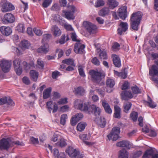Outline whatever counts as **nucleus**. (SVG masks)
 Masks as SVG:
<instances>
[{
    "label": "nucleus",
    "instance_id": "f257e3e1",
    "mask_svg": "<svg viewBox=\"0 0 158 158\" xmlns=\"http://www.w3.org/2000/svg\"><path fill=\"white\" fill-rule=\"evenodd\" d=\"M89 73L92 81L98 84L104 79L106 75L105 72L102 69L91 70Z\"/></svg>",
    "mask_w": 158,
    "mask_h": 158
},
{
    "label": "nucleus",
    "instance_id": "f03ea898",
    "mask_svg": "<svg viewBox=\"0 0 158 158\" xmlns=\"http://www.w3.org/2000/svg\"><path fill=\"white\" fill-rule=\"evenodd\" d=\"M142 14L140 11L133 13L130 19V25L132 31H137L138 30L140 21L142 19Z\"/></svg>",
    "mask_w": 158,
    "mask_h": 158
},
{
    "label": "nucleus",
    "instance_id": "7ed1b4c3",
    "mask_svg": "<svg viewBox=\"0 0 158 158\" xmlns=\"http://www.w3.org/2000/svg\"><path fill=\"white\" fill-rule=\"evenodd\" d=\"M65 152L71 158H82L84 157L83 154L71 147H69L67 148Z\"/></svg>",
    "mask_w": 158,
    "mask_h": 158
},
{
    "label": "nucleus",
    "instance_id": "20e7f679",
    "mask_svg": "<svg viewBox=\"0 0 158 158\" xmlns=\"http://www.w3.org/2000/svg\"><path fill=\"white\" fill-rule=\"evenodd\" d=\"M74 106L75 108L89 113V106L88 107L86 103H83L81 100H75L74 102Z\"/></svg>",
    "mask_w": 158,
    "mask_h": 158
},
{
    "label": "nucleus",
    "instance_id": "39448f33",
    "mask_svg": "<svg viewBox=\"0 0 158 158\" xmlns=\"http://www.w3.org/2000/svg\"><path fill=\"white\" fill-rule=\"evenodd\" d=\"M120 132V128L118 127H114L112 129L110 134L107 136L109 140L112 139L113 141L116 140L119 137Z\"/></svg>",
    "mask_w": 158,
    "mask_h": 158
},
{
    "label": "nucleus",
    "instance_id": "423d86ee",
    "mask_svg": "<svg viewBox=\"0 0 158 158\" xmlns=\"http://www.w3.org/2000/svg\"><path fill=\"white\" fill-rule=\"evenodd\" d=\"M68 11L63 10V13L64 14L65 17L69 20L74 19V14L75 10V7L73 5H71L67 6Z\"/></svg>",
    "mask_w": 158,
    "mask_h": 158
},
{
    "label": "nucleus",
    "instance_id": "0eeeda50",
    "mask_svg": "<svg viewBox=\"0 0 158 158\" xmlns=\"http://www.w3.org/2000/svg\"><path fill=\"white\" fill-rule=\"evenodd\" d=\"M83 25L85 29L90 34H93L96 33L97 27L96 26L91 23L85 21L83 23Z\"/></svg>",
    "mask_w": 158,
    "mask_h": 158
},
{
    "label": "nucleus",
    "instance_id": "6e6552de",
    "mask_svg": "<svg viewBox=\"0 0 158 158\" xmlns=\"http://www.w3.org/2000/svg\"><path fill=\"white\" fill-rule=\"evenodd\" d=\"M149 73L150 75L152 76V80L155 83L158 84V77H156L155 76H158V67L155 65H153L150 69Z\"/></svg>",
    "mask_w": 158,
    "mask_h": 158
},
{
    "label": "nucleus",
    "instance_id": "1a4fd4ad",
    "mask_svg": "<svg viewBox=\"0 0 158 158\" xmlns=\"http://www.w3.org/2000/svg\"><path fill=\"white\" fill-rule=\"evenodd\" d=\"M11 62L8 60H2L0 61V66L2 71L5 73L8 72L11 66Z\"/></svg>",
    "mask_w": 158,
    "mask_h": 158
},
{
    "label": "nucleus",
    "instance_id": "9d476101",
    "mask_svg": "<svg viewBox=\"0 0 158 158\" xmlns=\"http://www.w3.org/2000/svg\"><path fill=\"white\" fill-rule=\"evenodd\" d=\"M85 46L80 42H77L75 44L74 51L77 54H83L85 53L84 48Z\"/></svg>",
    "mask_w": 158,
    "mask_h": 158
},
{
    "label": "nucleus",
    "instance_id": "9b49d317",
    "mask_svg": "<svg viewBox=\"0 0 158 158\" xmlns=\"http://www.w3.org/2000/svg\"><path fill=\"white\" fill-rule=\"evenodd\" d=\"M101 112V109L95 105H91L89 106L88 114H93L96 116H99Z\"/></svg>",
    "mask_w": 158,
    "mask_h": 158
},
{
    "label": "nucleus",
    "instance_id": "f8f14e48",
    "mask_svg": "<svg viewBox=\"0 0 158 158\" xmlns=\"http://www.w3.org/2000/svg\"><path fill=\"white\" fill-rule=\"evenodd\" d=\"M15 20L14 15L10 13H7L5 15L2 21L4 24H8L13 23Z\"/></svg>",
    "mask_w": 158,
    "mask_h": 158
},
{
    "label": "nucleus",
    "instance_id": "ddd939ff",
    "mask_svg": "<svg viewBox=\"0 0 158 158\" xmlns=\"http://www.w3.org/2000/svg\"><path fill=\"white\" fill-rule=\"evenodd\" d=\"M10 147L8 139L3 138L0 140V150H7Z\"/></svg>",
    "mask_w": 158,
    "mask_h": 158
},
{
    "label": "nucleus",
    "instance_id": "4468645a",
    "mask_svg": "<svg viewBox=\"0 0 158 158\" xmlns=\"http://www.w3.org/2000/svg\"><path fill=\"white\" fill-rule=\"evenodd\" d=\"M83 117V114L81 113H79L76 114L72 117L71 119L70 123L71 125L73 126L75 125Z\"/></svg>",
    "mask_w": 158,
    "mask_h": 158
},
{
    "label": "nucleus",
    "instance_id": "2eb2a0df",
    "mask_svg": "<svg viewBox=\"0 0 158 158\" xmlns=\"http://www.w3.org/2000/svg\"><path fill=\"white\" fill-rule=\"evenodd\" d=\"M128 24L126 22H121L119 25L117 31L118 34L121 35L123 32H126L128 29Z\"/></svg>",
    "mask_w": 158,
    "mask_h": 158
},
{
    "label": "nucleus",
    "instance_id": "dca6fc26",
    "mask_svg": "<svg viewBox=\"0 0 158 158\" xmlns=\"http://www.w3.org/2000/svg\"><path fill=\"white\" fill-rule=\"evenodd\" d=\"M0 31L4 35L8 36L12 32V29L9 27L2 26L0 27Z\"/></svg>",
    "mask_w": 158,
    "mask_h": 158
},
{
    "label": "nucleus",
    "instance_id": "f3484780",
    "mask_svg": "<svg viewBox=\"0 0 158 158\" xmlns=\"http://www.w3.org/2000/svg\"><path fill=\"white\" fill-rule=\"evenodd\" d=\"M14 7L11 4L7 2L3 3L2 5V11L3 12H6L14 10Z\"/></svg>",
    "mask_w": 158,
    "mask_h": 158
},
{
    "label": "nucleus",
    "instance_id": "a211bd4d",
    "mask_svg": "<svg viewBox=\"0 0 158 158\" xmlns=\"http://www.w3.org/2000/svg\"><path fill=\"white\" fill-rule=\"evenodd\" d=\"M127 7L123 6L120 8L118 10V15L123 20H124L127 16Z\"/></svg>",
    "mask_w": 158,
    "mask_h": 158
},
{
    "label": "nucleus",
    "instance_id": "6ab92c4d",
    "mask_svg": "<svg viewBox=\"0 0 158 158\" xmlns=\"http://www.w3.org/2000/svg\"><path fill=\"white\" fill-rule=\"evenodd\" d=\"M116 146L119 147H125L129 149L131 147V144L130 142L127 140H123L117 143Z\"/></svg>",
    "mask_w": 158,
    "mask_h": 158
},
{
    "label": "nucleus",
    "instance_id": "aec40b11",
    "mask_svg": "<svg viewBox=\"0 0 158 158\" xmlns=\"http://www.w3.org/2000/svg\"><path fill=\"white\" fill-rule=\"evenodd\" d=\"M101 101L102 106L104 108L105 112L109 114H111L112 112V110L107 101L105 100H102Z\"/></svg>",
    "mask_w": 158,
    "mask_h": 158
},
{
    "label": "nucleus",
    "instance_id": "412c9836",
    "mask_svg": "<svg viewBox=\"0 0 158 158\" xmlns=\"http://www.w3.org/2000/svg\"><path fill=\"white\" fill-rule=\"evenodd\" d=\"M54 36L55 37L60 36L61 33L60 29L56 25H53L51 28Z\"/></svg>",
    "mask_w": 158,
    "mask_h": 158
},
{
    "label": "nucleus",
    "instance_id": "4be33fe9",
    "mask_svg": "<svg viewBox=\"0 0 158 158\" xmlns=\"http://www.w3.org/2000/svg\"><path fill=\"white\" fill-rule=\"evenodd\" d=\"M49 50V45L48 44H45L42 45L39 48L37 51L39 53H46Z\"/></svg>",
    "mask_w": 158,
    "mask_h": 158
},
{
    "label": "nucleus",
    "instance_id": "5701e85b",
    "mask_svg": "<svg viewBox=\"0 0 158 158\" xmlns=\"http://www.w3.org/2000/svg\"><path fill=\"white\" fill-rule=\"evenodd\" d=\"M121 95L123 100H127L128 98L131 99L133 97V95L130 91H125L122 92Z\"/></svg>",
    "mask_w": 158,
    "mask_h": 158
},
{
    "label": "nucleus",
    "instance_id": "b1692460",
    "mask_svg": "<svg viewBox=\"0 0 158 158\" xmlns=\"http://www.w3.org/2000/svg\"><path fill=\"white\" fill-rule=\"evenodd\" d=\"M107 4L110 9H113L118 6V2L115 0H108Z\"/></svg>",
    "mask_w": 158,
    "mask_h": 158
},
{
    "label": "nucleus",
    "instance_id": "393cba45",
    "mask_svg": "<svg viewBox=\"0 0 158 158\" xmlns=\"http://www.w3.org/2000/svg\"><path fill=\"white\" fill-rule=\"evenodd\" d=\"M30 74L32 80L35 82L37 81L39 75L37 71L35 70H31L30 72Z\"/></svg>",
    "mask_w": 158,
    "mask_h": 158
},
{
    "label": "nucleus",
    "instance_id": "a878e982",
    "mask_svg": "<svg viewBox=\"0 0 158 158\" xmlns=\"http://www.w3.org/2000/svg\"><path fill=\"white\" fill-rule=\"evenodd\" d=\"M97 124L102 128H104L106 124L105 118L103 117L98 118L97 120Z\"/></svg>",
    "mask_w": 158,
    "mask_h": 158
},
{
    "label": "nucleus",
    "instance_id": "bb28decb",
    "mask_svg": "<svg viewBox=\"0 0 158 158\" xmlns=\"http://www.w3.org/2000/svg\"><path fill=\"white\" fill-rule=\"evenodd\" d=\"M114 117L117 118L119 119L121 118V109L118 106H114Z\"/></svg>",
    "mask_w": 158,
    "mask_h": 158
},
{
    "label": "nucleus",
    "instance_id": "cd10ccee",
    "mask_svg": "<svg viewBox=\"0 0 158 158\" xmlns=\"http://www.w3.org/2000/svg\"><path fill=\"white\" fill-rule=\"evenodd\" d=\"M113 61L115 67H119L121 65V61L119 58L116 55H113Z\"/></svg>",
    "mask_w": 158,
    "mask_h": 158
},
{
    "label": "nucleus",
    "instance_id": "c85d7f7f",
    "mask_svg": "<svg viewBox=\"0 0 158 158\" xmlns=\"http://www.w3.org/2000/svg\"><path fill=\"white\" fill-rule=\"evenodd\" d=\"M128 152L125 149H123L119 152L118 158H128Z\"/></svg>",
    "mask_w": 158,
    "mask_h": 158
},
{
    "label": "nucleus",
    "instance_id": "c756f323",
    "mask_svg": "<svg viewBox=\"0 0 158 158\" xmlns=\"http://www.w3.org/2000/svg\"><path fill=\"white\" fill-rule=\"evenodd\" d=\"M52 90L51 87L47 88L44 90L43 93V98L44 99H46L50 97Z\"/></svg>",
    "mask_w": 158,
    "mask_h": 158
},
{
    "label": "nucleus",
    "instance_id": "7c9ffc66",
    "mask_svg": "<svg viewBox=\"0 0 158 158\" xmlns=\"http://www.w3.org/2000/svg\"><path fill=\"white\" fill-rule=\"evenodd\" d=\"M110 9L109 8L104 7L100 10L99 12V15L102 16H105L108 15L110 12Z\"/></svg>",
    "mask_w": 158,
    "mask_h": 158
},
{
    "label": "nucleus",
    "instance_id": "2f4dec72",
    "mask_svg": "<svg viewBox=\"0 0 158 158\" xmlns=\"http://www.w3.org/2000/svg\"><path fill=\"white\" fill-rule=\"evenodd\" d=\"M79 138L82 140H84V142L87 145H92V144L88 142L85 140H88L89 137L87 136V134H81L79 135Z\"/></svg>",
    "mask_w": 158,
    "mask_h": 158
},
{
    "label": "nucleus",
    "instance_id": "473e14b6",
    "mask_svg": "<svg viewBox=\"0 0 158 158\" xmlns=\"http://www.w3.org/2000/svg\"><path fill=\"white\" fill-rule=\"evenodd\" d=\"M115 84V81L113 79L108 78L106 79V85L107 87L112 88L114 85Z\"/></svg>",
    "mask_w": 158,
    "mask_h": 158
},
{
    "label": "nucleus",
    "instance_id": "72a5a7b5",
    "mask_svg": "<svg viewBox=\"0 0 158 158\" xmlns=\"http://www.w3.org/2000/svg\"><path fill=\"white\" fill-rule=\"evenodd\" d=\"M87 124L86 123L81 122L78 123L77 126V129L78 131H82L85 129Z\"/></svg>",
    "mask_w": 158,
    "mask_h": 158
},
{
    "label": "nucleus",
    "instance_id": "f704fd0d",
    "mask_svg": "<svg viewBox=\"0 0 158 158\" xmlns=\"http://www.w3.org/2000/svg\"><path fill=\"white\" fill-rule=\"evenodd\" d=\"M67 143L65 140L62 138L59 139V141L56 143L57 146L61 148L64 147L67 145Z\"/></svg>",
    "mask_w": 158,
    "mask_h": 158
},
{
    "label": "nucleus",
    "instance_id": "c9c22d12",
    "mask_svg": "<svg viewBox=\"0 0 158 158\" xmlns=\"http://www.w3.org/2000/svg\"><path fill=\"white\" fill-rule=\"evenodd\" d=\"M69 40V38L68 35H67L66 36L65 34H63L59 40V43L61 44H63L65 41H68Z\"/></svg>",
    "mask_w": 158,
    "mask_h": 158
},
{
    "label": "nucleus",
    "instance_id": "e433bc0d",
    "mask_svg": "<svg viewBox=\"0 0 158 158\" xmlns=\"http://www.w3.org/2000/svg\"><path fill=\"white\" fill-rule=\"evenodd\" d=\"M84 90L81 87H78L75 89V93L80 95H83L84 94Z\"/></svg>",
    "mask_w": 158,
    "mask_h": 158
},
{
    "label": "nucleus",
    "instance_id": "4c0bfd02",
    "mask_svg": "<svg viewBox=\"0 0 158 158\" xmlns=\"http://www.w3.org/2000/svg\"><path fill=\"white\" fill-rule=\"evenodd\" d=\"M16 30L19 32L23 33L25 31V27L23 24L19 23L16 27Z\"/></svg>",
    "mask_w": 158,
    "mask_h": 158
},
{
    "label": "nucleus",
    "instance_id": "58836bf2",
    "mask_svg": "<svg viewBox=\"0 0 158 158\" xmlns=\"http://www.w3.org/2000/svg\"><path fill=\"white\" fill-rule=\"evenodd\" d=\"M153 153V150L152 149H150L147 150L144 155H143L142 157L143 158H148L149 156H152Z\"/></svg>",
    "mask_w": 158,
    "mask_h": 158
},
{
    "label": "nucleus",
    "instance_id": "ea45409f",
    "mask_svg": "<svg viewBox=\"0 0 158 158\" xmlns=\"http://www.w3.org/2000/svg\"><path fill=\"white\" fill-rule=\"evenodd\" d=\"M131 103L129 102L123 105L124 111L126 113H128L129 110L131 107Z\"/></svg>",
    "mask_w": 158,
    "mask_h": 158
},
{
    "label": "nucleus",
    "instance_id": "a19ab883",
    "mask_svg": "<svg viewBox=\"0 0 158 158\" xmlns=\"http://www.w3.org/2000/svg\"><path fill=\"white\" fill-rule=\"evenodd\" d=\"M62 63L68 65L73 66H75L73 60L71 59H68L63 60L62 61Z\"/></svg>",
    "mask_w": 158,
    "mask_h": 158
},
{
    "label": "nucleus",
    "instance_id": "79ce46f5",
    "mask_svg": "<svg viewBox=\"0 0 158 158\" xmlns=\"http://www.w3.org/2000/svg\"><path fill=\"white\" fill-rule=\"evenodd\" d=\"M131 89L132 90L133 93L134 94H140L141 93V90L139 89V88L136 85L132 87Z\"/></svg>",
    "mask_w": 158,
    "mask_h": 158
},
{
    "label": "nucleus",
    "instance_id": "37998d69",
    "mask_svg": "<svg viewBox=\"0 0 158 158\" xmlns=\"http://www.w3.org/2000/svg\"><path fill=\"white\" fill-rule=\"evenodd\" d=\"M138 117V114L136 112L133 111L131 113L130 118L134 122H135L137 121Z\"/></svg>",
    "mask_w": 158,
    "mask_h": 158
},
{
    "label": "nucleus",
    "instance_id": "c03bdc74",
    "mask_svg": "<svg viewBox=\"0 0 158 158\" xmlns=\"http://www.w3.org/2000/svg\"><path fill=\"white\" fill-rule=\"evenodd\" d=\"M21 60L19 58H16L13 61V64L14 68H18L21 67L20 66Z\"/></svg>",
    "mask_w": 158,
    "mask_h": 158
},
{
    "label": "nucleus",
    "instance_id": "a18cd8bd",
    "mask_svg": "<svg viewBox=\"0 0 158 158\" xmlns=\"http://www.w3.org/2000/svg\"><path fill=\"white\" fill-rule=\"evenodd\" d=\"M67 118V115L66 114H63L61 115L60 119V123L64 125L65 123L66 119Z\"/></svg>",
    "mask_w": 158,
    "mask_h": 158
},
{
    "label": "nucleus",
    "instance_id": "49530a36",
    "mask_svg": "<svg viewBox=\"0 0 158 158\" xmlns=\"http://www.w3.org/2000/svg\"><path fill=\"white\" fill-rule=\"evenodd\" d=\"M21 45L23 48H28L30 45V44L27 40H23L21 41Z\"/></svg>",
    "mask_w": 158,
    "mask_h": 158
},
{
    "label": "nucleus",
    "instance_id": "de8ad7c7",
    "mask_svg": "<svg viewBox=\"0 0 158 158\" xmlns=\"http://www.w3.org/2000/svg\"><path fill=\"white\" fill-rule=\"evenodd\" d=\"M99 58L101 59L105 60L107 58L106 52L105 51H101L99 54Z\"/></svg>",
    "mask_w": 158,
    "mask_h": 158
},
{
    "label": "nucleus",
    "instance_id": "09e8293b",
    "mask_svg": "<svg viewBox=\"0 0 158 158\" xmlns=\"http://www.w3.org/2000/svg\"><path fill=\"white\" fill-rule=\"evenodd\" d=\"M77 36L75 32H72L71 33V38L73 41L79 42L80 40L77 39Z\"/></svg>",
    "mask_w": 158,
    "mask_h": 158
},
{
    "label": "nucleus",
    "instance_id": "8fccbe9b",
    "mask_svg": "<svg viewBox=\"0 0 158 158\" xmlns=\"http://www.w3.org/2000/svg\"><path fill=\"white\" fill-rule=\"evenodd\" d=\"M4 98L6 100L5 103H6L8 105L11 106H15V103L11 99L7 97H5Z\"/></svg>",
    "mask_w": 158,
    "mask_h": 158
},
{
    "label": "nucleus",
    "instance_id": "3c124183",
    "mask_svg": "<svg viewBox=\"0 0 158 158\" xmlns=\"http://www.w3.org/2000/svg\"><path fill=\"white\" fill-rule=\"evenodd\" d=\"M148 101L147 102V103L148 104V106L152 108H155L156 106V104H154L152 101L151 98L149 96H148Z\"/></svg>",
    "mask_w": 158,
    "mask_h": 158
},
{
    "label": "nucleus",
    "instance_id": "603ef678",
    "mask_svg": "<svg viewBox=\"0 0 158 158\" xmlns=\"http://www.w3.org/2000/svg\"><path fill=\"white\" fill-rule=\"evenodd\" d=\"M52 102L51 101L47 102L46 103V106L47 108L50 113H51V111L52 110Z\"/></svg>",
    "mask_w": 158,
    "mask_h": 158
},
{
    "label": "nucleus",
    "instance_id": "864d4df0",
    "mask_svg": "<svg viewBox=\"0 0 158 158\" xmlns=\"http://www.w3.org/2000/svg\"><path fill=\"white\" fill-rule=\"evenodd\" d=\"M104 2L103 0H98L95 5V6L96 7H98L104 5Z\"/></svg>",
    "mask_w": 158,
    "mask_h": 158
},
{
    "label": "nucleus",
    "instance_id": "5fc2aeb1",
    "mask_svg": "<svg viewBox=\"0 0 158 158\" xmlns=\"http://www.w3.org/2000/svg\"><path fill=\"white\" fill-rule=\"evenodd\" d=\"M52 0H45L42 4L44 8L47 7L51 3Z\"/></svg>",
    "mask_w": 158,
    "mask_h": 158
},
{
    "label": "nucleus",
    "instance_id": "6e6d98bb",
    "mask_svg": "<svg viewBox=\"0 0 158 158\" xmlns=\"http://www.w3.org/2000/svg\"><path fill=\"white\" fill-rule=\"evenodd\" d=\"M127 70L126 68H124V69L122 70V72H121V75L120 77L123 79H125L127 77Z\"/></svg>",
    "mask_w": 158,
    "mask_h": 158
},
{
    "label": "nucleus",
    "instance_id": "4d7b16f0",
    "mask_svg": "<svg viewBox=\"0 0 158 158\" xmlns=\"http://www.w3.org/2000/svg\"><path fill=\"white\" fill-rule=\"evenodd\" d=\"M52 36L49 34H44L43 35V40L44 41H46L48 40L51 38Z\"/></svg>",
    "mask_w": 158,
    "mask_h": 158
},
{
    "label": "nucleus",
    "instance_id": "13d9d810",
    "mask_svg": "<svg viewBox=\"0 0 158 158\" xmlns=\"http://www.w3.org/2000/svg\"><path fill=\"white\" fill-rule=\"evenodd\" d=\"M67 98H61L57 102V103L59 105H63L67 103Z\"/></svg>",
    "mask_w": 158,
    "mask_h": 158
},
{
    "label": "nucleus",
    "instance_id": "bf43d9fd",
    "mask_svg": "<svg viewBox=\"0 0 158 158\" xmlns=\"http://www.w3.org/2000/svg\"><path fill=\"white\" fill-rule=\"evenodd\" d=\"M37 64L38 67L40 69H43L44 66V62L40 59H38L37 61Z\"/></svg>",
    "mask_w": 158,
    "mask_h": 158
},
{
    "label": "nucleus",
    "instance_id": "052dcab7",
    "mask_svg": "<svg viewBox=\"0 0 158 158\" xmlns=\"http://www.w3.org/2000/svg\"><path fill=\"white\" fill-rule=\"evenodd\" d=\"M92 63L96 65H99L100 64V62L99 60L96 57H94L92 60Z\"/></svg>",
    "mask_w": 158,
    "mask_h": 158
},
{
    "label": "nucleus",
    "instance_id": "680f3d73",
    "mask_svg": "<svg viewBox=\"0 0 158 158\" xmlns=\"http://www.w3.org/2000/svg\"><path fill=\"white\" fill-rule=\"evenodd\" d=\"M33 31L36 35L39 36L41 35L43 33V32L41 30L36 28H34Z\"/></svg>",
    "mask_w": 158,
    "mask_h": 158
},
{
    "label": "nucleus",
    "instance_id": "e2e57ef3",
    "mask_svg": "<svg viewBox=\"0 0 158 158\" xmlns=\"http://www.w3.org/2000/svg\"><path fill=\"white\" fill-rule=\"evenodd\" d=\"M30 141L33 144H37L39 143L38 139L37 138H35L34 137H31L30 139Z\"/></svg>",
    "mask_w": 158,
    "mask_h": 158
},
{
    "label": "nucleus",
    "instance_id": "0e129e2a",
    "mask_svg": "<svg viewBox=\"0 0 158 158\" xmlns=\"http://www.w3.org/2000/svg\"><path fill=\"white\" fill-rule=\"evenodd\" d=\"M78 70L80 75L83 77H85V75L83 69L81 66H79L78 67Z\"/></svg>",
    "mask_w": 158,
    "mask_h": 158
},
{
    "label": "nucleus",
    "instance_id": "69168bd1",
    "mask_svg": "<svg viewBox=\"0 0 158 158\" xmlns=\"http://www.w3.org/2000/svg\"><path fill=\"white\" fill-rule=\"evenodd\" d=\"M14 69L16 73L18 75H20L21 74L22 71V68L21 67L17 68H15Z\"/></svg>",
    "mask_w": 158,
    "mask_h": 158
},
{
    "label": "nucleus",
    "instance_id": "338daca9",
    "mask_svg": "<svg viewBox=\"0 0 158 158\" xmlns=\"http://www.w3.org/2000/svg\"><path fill=\"white\" fill-rule=\"evenodd\" d=\"M142 152L141 151H139L135 152L133 156V158H138L142 154Z\"/></svg>",
    "mask_w": 158,
    "mask_h": 158
},
{
    "label": "nucleus",
    "instance_id": "774afa93",
    "mask_svg": "<svg viewBox=\"0 0 158 158\" xmlns=\"http://www.w3.org/2000/svg\"><path fill=\"white\" fill-rule=\"evenodd\" d=\"M22 80L23 82L27 85H28L30 83L29 78L27 77H24Z\"/></svg>",
    "mask_w": 158,
    "mask_h": 158
}]
</instances>
